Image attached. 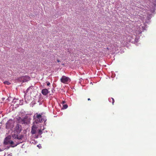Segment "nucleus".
<instances>
[{
    "label": "nucleus",
    "instance_id": "a211bd4d",
    "mask_svg": "<svg viewBox=\"0 0 156 156\" xmlns=\"http://www.w3.org/2000/svg\"><path fill=\"white\" fill-rule=\"evenodd\" d=\"M57 62H60V61L59 60H58H58H57Z\"/></svg>",
    "mask_w": 156,
    "mask_h": 156
},
{
    "label": "nucleus",
    "instance_id": "6e6552de",
    "mask_svg": "<svg viewBox=\"0 0 156 156\" xmlns=\"http://www.w3.org/2000/svg\"><path fill=\"white\" fill-rule=\"evenodd\" d=\"M36 117L39 119V121L40 122H41V121H42L41 118L42 116L40 114H36Z\"/></svg>",
    "mask_w": 156,
    "mask_h": 156
},
{
    "label": "nucleus",
    "instance_id": "2eb2a0df",
    "mask_svg": "<svg viewBox=\"0 0 156 156\" xmlns=\"http://www.w3.org/2000/svg\"><path fill=\"white\" fill-rule=\"evenodd\" d=\"M14 144V142L10 140V141L9 142V144H10L11 145L13 144Z\"/></svg>",
    "mask_w": 156,
    "mask_h": 156
},
{
    "label": "nucleus",
    "instance_id": "20e7f679",
    "mask_svg": "<svg viewBox=\"0 0 156 156\" xmlns=\"http://www.w3.org/2000/svg\"><path fill=\"white\" fill-rule=\"evenodd\" d=\"M11 138L10 136H7L5 139L4 143L5 144H9V142L10 141Z\"/></svg>",
    "mask_w": 156,
    "mask_h": 156
},
{
    "label": "nucleus",
    "instance_id": "f8f14e48",
    "mask_svg": "<svg viewBox=\"0 0 156 156\" xmlns=\"http://www.w3.org/2000/svg\"><path fill=\"white\" fill-rule=\"evenodd\" d=\"M4 83L5 84H6L7 85H9L10 84V83L8 81H5L4 82Z\"/></svg>",
    "mask_w": 156,
    "mask_h": 156
},
{
    "label": "nucleus",
    "instance_id": "6ab92c4d",
    "mask_svg": "<svg viewBox=\"0 0 156 156\" xmlns=\"http://www.w3.org/2000/svg\"><path fill=\"white\" fill-rule=\"evenodd\" d=\"M88 101H89V100H90V98H89L88 99Z\"/></svg>",
    "mask_w": 156,
    "mask_h": 156
},
{
    "label": "nucleus",
    "instance_id": "4468645a",
    "mask_svg": "<svg viewBox=\"0 0 156 156\" xmlns=\"http://www.w3.org/2000/svg\"><path fill=\"white\" fill-rule=\"evenodd\" d=\"M30 90H30V91H31V90H32V89L31 88V87H29V88H28L27 89V92H28V91H30Z\"/></svg>",
    "mask_w": 156,
    "mask_h": 156
},
{
    "label": "nucleus",
    "instance_id": "dca6fc26",
    "mask_svg": "<svg viewBox=\"0 0 156 156\" xmlns=\"http://www.w3.org/2000/svg\"><path fill=\"white\" fill-rule=\"evenodd\" d=\"M65 101H62L61 102V104L62 105H63L65 104Z\"/></svg>",
    "mask_w": 156,
    "mask_h": 156
},
{
    "label": "nucleus",
    "instance_id": "ddd939ff",
    "mask_svg": "<svg viewBox=\"0 0 156 156\" xmlns=\"http://www.w3.org/2000/svg\"><path fill=\"white\" fill-rule=\"evenodd\" d=\"M38 133L39 135H41L42 133V131L41 129L39 130L38 131Z\"/></svg>",
    "mask_w": 156,
    "mask_h": 156
},
{
    "label": "nucleus",
    "instance_id": "9b49d317",
    "mask_svg": "<svg viewBox=\"0 0 156 156\" xmlns=\"http://www.w3.org/2000/svg\"><path fill=\"white\" fill-rule=\"evenodd\" d=\"M68 106L66 104L63 105V107H62V109H66L68 108Z\"/></svg>",
    "mask_w": 156,
    "mask_h": 156
},
{
    "label": "nucleus",
    "instance_id": "39448f33",
    "mask_svg": "<svg viewBox=\"0 0 156 156\" xmlns=\"http://www.w3.org/2000/svg\"><path fill=\"white\" fill-rule=\"evenodd\" d=\"M37 128L36 126L34 125L32 126L31 133L32 134H35L36 133V131L37 130Z\"/></svg>",
    "mask_w": 156,
    "mask_h": 156
},
{
    "label": "nucleus",
    "instance_id": "423d86ee",
    "mask_svg": "<svg viewBox=\"0 0 156 156\" xmlns=\"http://www.w3.org/2000/svg\"><path fill=\"white\" fill-rule=\"evenodd\" d=\"M49 93L48 90L47 89H43L41 91L42 94L44 95H46Z\"/></svg>",
    "mask_w": 156,
    "mask_h": 156
},
{
    "label": "nucleus",
    "instance_id": "aec40b11",
    "mask_svg": "<svg viewBox=\"0 0 156 156\" xmlns=\"http://www.w3.org/2000/svg\"><path fill=\"white\" fill-rule=\"evenodd\" d=\"M25 100H26V97H25Z\"/></svg>",
    "mask_w": 156,
    "mask_h": 156
},
{
    "label": "nucleus",
    "instance_id": "f257e3e1",
    "mask_svg": "<svg viewBox=\"0 0 156 156\" xmlns=\"http://www.w3.org/2000/svg\"><path fill=\"white\" fill-rule=\"evenodd\" d=\"M22 130V127L21 125L17 124L14 128V133L12 135V137L15 139L21 140L23 137V135L21 134L20 135L18 134L20 133Z\"/></svg>",
    "mask_w": 156,
    "mask_h": 156
},
{
    "label": "nucleus",
    "instance_id": "9d476101",
    "mask_svg": "<svg viewBox=\"0 0 156 156\" xmlns=\"http://www.w3.org/2000/svg\"><path fill=\"white\" fill-rule=\"evenodd\" d=\"M109 101L110 102H112V105H114V103L115 102V100L113 98H111L109 99Z\"/></svg>",
    "mask_w": 156,
    "mask_h": 156
},
{
    "label": "nucleus",
    "instance_id": "1a4fd4ad",
    "mask_svg": "<svg viewBox=\"0 0 156 156\" xmlns=\"http://www.w3.org/2000/svg\"><path fill=\"white\" fill-rule=\"evenodd\" d=\"M19 100L18 99H14L12 101V103L13 104H15V103H16L17 102H18L19 101Z\"/></svg>",
    "mask_w": 156,
    "mask_h": 156
},
{
    "label": "nucleus",
    "instance_id": "0eeeda50",
    "mask_svg": "<svg viewBox=\"0 0 156 156\" xmlns=\"http://www.w3.org/2000/svg\"><path fill=\"white\" fill-rule=\"evenodd\" d=\"M21 78L23 82L27 81L30 79V77L28 76H22Z\"/></svg>",
    "mask_w": 156,
    "mask_h": 156
},
{
    "label": "nucleus",
    "instance_id": "7ed1b4c3",
    "mask_svg": "<svg viewBox=\"0 0 156 156\" xmlns=\"http://www.w3.org/2000/svg\"><path fill=\"white\" fill-rule=\"evenodd\" d=\"M60 81L64 83H67L68 82H70L71 80L69 77L63 76L60 79Z\"/></svg>",
    "mask_w": 156,
    "mask_h": 156
},
{
    "label": "nucleus",
    "instance_id": "f03ea898",
    "mask_svg": "<svg viewBox=\"0 0 156 156\" xmlns=\"http://www.w3.org/2000/svg\"><path fill=\"white\" fill-rule=\"evenodd\" d=\"M15 121L12 119L9 120L6 124V128L7 129H11L14 126Z\"/></svg>",
    "mask_w": 156,
    "mask_h": 156
},
{
    "label": "nucleus",
    "instance_id": "f3484780",
    "mask_svg": "<svg viewBox=\"0 0 156 156\" xmlns=\"http://www.w3.org/2000/svg\"><path fill=\"white\" fill-rule=\"evenodd\" d=\"M46 83L47 85L48 86H49L50 85V83L49 82H47Z\"/></svg>",
    "mask_w": 156,
    "mask_h": 156
}]
</instances>
